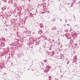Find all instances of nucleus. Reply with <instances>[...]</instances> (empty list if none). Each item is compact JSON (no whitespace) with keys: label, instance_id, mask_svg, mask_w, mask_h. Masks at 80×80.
Here are the masks:
<instances>
[{"label":"nucleus","instance_id":"f257e3e1","mask_svg":"<svg viewBox=\"0 0 80 80\" xmlns=\"http://www.w3.org/2000/svg\"><path fill=\"white\" fill-rule=\"evenodd\" d=\"M50 67L49 65H48L46 66V71L47 72H48V71H49V70H50Z\"/></svg>","mask_w":80,"mask_h":80},{"label":"nucleus","instance_id":"f03ea898","mask_svg":"<svg viewBox=\"0 0 80 80\" xmlns=\"http://www.w3.org/2000/svg\"><path fill=\"white\" fill-rule=\"evenodd\" d=\"M66 36L68 39H70L71 38V35L68 33V34H66Z\"/></svg>","mask_w":80,"mask_h":80},{"label":"nucleus","instance_id":"7ed1b4c3","mask_svg":"<svg viewBox=\"0 0 80 80\" xmlns=\"http://www.w3.org/2000/svg\"><path fill=\"white\" fill-rule=\"evenodd\" d=\"M46 58H47V59H51V56L50 55L48 54L47 55Z\"/></svg>","mask_w":80,"mask_h":80},{"label":"nucleus","instance_id":"20e7f679","mask_svg":"<svg viewBox=\"0 0 80 80\" xmlns=\"http://www.w3.org/2000/svg\"><path fill=\"white\" fill-rule=\"evenodd\" d=\"M42 32H43V31H42V30H40L38 32V33L39 34H42Z\"/></svg>","mask_w":80,"mask_h":80},{"label":"nucleus","instance_id":"39448f33","mask_svg":"<svg viewBox=\"0 0 80 80\" xmlns=\"http://www.w3.org/2000/svg\"><path fill=\"white\" fill-rule=\"evenodd\" d=\"M52 30H57V28L55 27H54L52 28Z\"/></svg>","mask_w":80,"mask_h":80},{"label":"nucleus","instance_id":"423d86ee","mask_svg":"<svg viewBox=\"0 0 80 80\" xmlns=\"http://www.w3.org/2000/svg\"><path fill=\"white\" fill-rule=\"evenodd\" d=\"M55 54V52H51L50 55H53Z\"/></svg>","mask_w":80,"mask_h":80},{"label":"nucleus","instance_id":"0eeeda50","mask_svg":"<svg viewBox=\"0 0 80 80\" xmlns=\"http://www.w3.org/2000/svg\"><path fill=\"white\" fill-rule=\"evenodd\" d=\"M40 26L41 28H43V25L42 24H40Z\"/></svg>","mask_w":80,"mask_h":80},{"label":"nucleus","instance_id":"6e6552de","mask_svg":"<svg viewBox=\"0 0 80 80\" xmlns=\"http://www.w3.org/2000/svg\"><path fill=\"white\" fill-rule=\"evenodd\" d=\"M58 73H61L62 72V70L61 69H59L58 70Z\"/></svg>","mask_w":80,"mask_h":80},{"label":"nucleus","instance_id":"1a4fd4ad","mask_svg":"<svg viewBox=\"0 0 80 80\" xmlns=\"http://www.w3.org/2000/svg\"><path fill=\"white\" fill-rule=\"evenodd\" d=\"M69 7H73V5H72V4H69Z\"/></svg>","mask_w":80,"mask_h":80},{"label":"nucleus","instance_id":"9d476101","mask_svg":"<svg viewBox=\"0 0 80 80\" xmlns=\"http://www.w3.org/2000/svg\"><path fill=\"white\" fill-rule=\"evenodd\" d=\"M74 60H77V57L76 56H74Z\"/></svg>","mask_w":80,"mask_h":80},{"label":"nucleus","instance_id":"9b49d317","mask_svg":"<svg viewBox=\"0 0 80 80\" xmlns=\"http://www.w3.org/2000/svg\"><path fill=\"white\" fill-rule=\"evenodd\" d=\"M55 19H53L52 20V22H55Z\"/></svg>","mask_w":80,"mask_h":80},{"label":"nucleus","instance_id":"f8f14e48","mask_svg":"<svg viewBox=\"0 0 80 80\" xmlns=\"http://www.w3.org/2000/svg\"><path fill=\"white\" fill-rule=\"evenodd\" d=\"M65 31L66 32V33H67V32H68V29L65 30Z\"/></svg>","mask_w":80,"mask_h":80},{"label":"nucleus","instance_id":"ddd939ff","mask_svg":"<svg viewBox=\"0 0 80 80\" xmlns=\"http://www.w3.org/2000/svg\"><path fill=\"white\" fill-rule=\"evenodd\" d=\"M1 46L2 47H4V46H5V44H1Z\"/></svg>","mask_w":80,"mask_h":80},{"label":"nucleus","instance_id":"4468645a","mask_svg":"<svg viewBox=\"0 0 80 80\" xmlns=\"http://www.w3.org/2000/svg\"><path fill=\"white\" fill-rule=\"evenodd\" d=\"M44 62H47V60H45L44 61Z\"/></svg>","mask_w":80,"mask_h":80},{"label":"nucleus","instance_id":"2eb2a0df","mask_svg":"<svg viewBox=\"0 0 80 80\" xmlns=\"http://www.w3.org/2000/svg\"><path fill=\"white\" fill-rule=\"evenodd\" d=\"M75 46H77V43H75Z\"/></svg>","mask_w":80,"mask_h":80},{"label":"nucleus","instance_id":"dca6fc26","mask_svg":"<svg viewBox=\"0 0 80 80\" xmlns=\"http://www.w3.org/2000/svg\"><path fill=\"white\" fill-rule=\"evenodd\" d=\"M58 32V33H56V34H57V33H58L59 31H57Z\"/></svg>","mask_w":80,"mask_h":80},{"label":"nucleus","instance_id":"f3484780","mask_svg":"<svg viewBox=\"0 0 80 80\" xmlns=\"http://www.w3.org/2000/svg\"><path fill=\"white\" fill-rule=\"evenodd\" d=\"M4 75H6L7 74V73H4Z\"/></svg>","mask_w":80,"mask_h":80},{"label":"nucleus","instance_id":"a211bd4d","mask_svg":"<svg viewBox=\"0 0 80 80\" xmlns=\"http://www.w3.org/2000/svg\"><path fill=\"white\" fill-rule=\"evenodd\" d=\"M74 4H73V3H71V5H73Z\"/></svg>","mask_w":80,"mask_h":80},{"label":"nucleus","instance_id":"6ab92c4d","mask_svg":"<svg viewBox=\"0 0 80 80\" xmlns=\"http://www.w3.org/2000/svg\"><path fill=\"white\" fill-rule=\"evenodd\" d=\"M52 42H54V40H53V39L52 40Z\"/></svg>","mask_w":80,"mask_h":80},{"label":"nucleus","instance_id":"aec40b11","mask_svg":"<svg viewBox=\"0 0 80 80\" xmlns=\"http://www.w3.org/2000/svg\"><path fill=\"white\" fill-rule=\"evenodd\" d=\"M51 40L50 39H49L48 40V41H49V40Z\"/></svg>","mask_w":80,"mask_h":80},{"label":"nucleus","instance_id":"412c9836","mask_svg":"<svg viewBox=\"0 0 80 80\" xmlns=\"http://www.w3.org/2000/svg\"><path fill=\"white\" fill-rule=\"evenodd\" d=\"M49 80H51V78H49Z\"/></svg>","mask_w":80,"mask_h":80},{"label":"nucleus","instance_id":"4be33fe9","mask_svg":"<svg viewBox=\"0 0 80 80\" xmlns=\"http://www.w3.org/2000/svg\"><path fill=\"white\" fill-rule=\"evenodd\" d=\"M75 27H77V25H76Z\"/></svg>","mask_w":80,"mask_h":80},{"label":"nucleus","instance_id":"5701e85b","mask_svg":"<svg viewBox=\"0 0 80 80\" xmlns=\"http://www.w3.org/2000/svg\"><path fill=\"white\" fill-rule=\"evenodd\" d=\"M67 25L68 26V25H69L68 24H67Z\"/></svg>","mask_w":80,"mask_h":80},{"label":"nucleus","instance_id":"b1692460","mask_svg":"<svg viewBox=\"0 0 80 80\" xmlns=\"http://www.w3.org/2000/svg\"><path fill=\"white\" fill-rule=\"evenodd\" d=\"M74 0V1H75V0Z\"/></svg>","mask_w":80,"mask_h":80},{"label":"nucleus","instance_id":"393cba45","mask_svg":"<svg viewBox=\"0 0 80 80\" xmlns=\"http://www.w3.org/2000/svg\"><path fill=\"white\" fill-rule=\"evenodd\" d=\"M61 21H62V19H61Z\"/></svg>","mask_w":80,"mask_h":80},{"label":"nucleus","instance_id":"a878e982","mask_svg":"<svg viewBox=\"0 0 80 80\" xmlns=\"http://www.w3.org/2000/svg\"><path fill=\"white\" fill-rule=\"evenodd\" d=\"M5 30H7V29H5Z\"/></svg>","mask_w":80,"mask_h":80},{"label":"nucleus","instance_id":"bb28decb","mask_svg":"<svg viewBox=\"0 0 80 80\" xmlns=\"http://www.w3.org/2000/svg\"><path fill=\"white\" fill-rule=\"evenodd\" d=\"M47 38L46 37V38Z\"/></svg>","mask_w":80,"mask_h":80},{"label":"nucleus","instance_id":"cd10ccee","mask_svg":"<svg viewBox=\"0 0 80 80\" xmlns=\"http://www.w3.org/2000/svg\"><path fill=\"white\" fill-rule=\"evenodd\" d=\"M76 64H77V63H76Z\"/></svg>","mask_w":80,"mask_h":80},{"label":"nucleus","instance_id":"c85d7f7f","mask_svg":"<svg viewBox=\"0 0 80 80\" xmlns=\"http://www.w3.org/2000/svg\"><path fill=\"white\" fill-rule=\"evenodd\" d=\"M74 18H75L74 17Z\"/></svg>","mask_w":80,"mask_h":80}]
</instances>
